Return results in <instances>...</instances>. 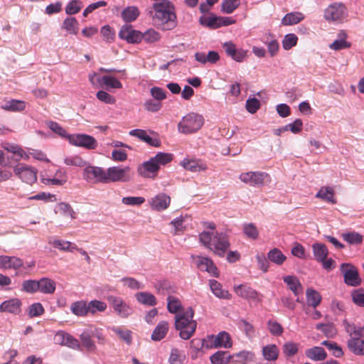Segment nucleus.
Returning <instances> with one entry per match:
<instances>
[{
    "mask_svg": "<svg viewBox=\"0 0 364 364\" xmlns=\"http://www.w3.org/2000/svg\"><path fill=\"white\" fill-rule=\"evenodd\" d=\"M305 355L311 360L321 361L326 359L327 354L325 350L319 346L309 348L305 351Z\"/></svg>",
    "mask_w": 364,
    "mask_h": 364,
    "instance_id": "obj_36",
    "label": "nucleus"
},
{
    "mask_svg": "<svg viewBox=\"0 0 364 364\" xmlns=\"http://www.w3.org/2000/svg\"><path fill=\"white\" fill-rule=\"evenodd\" d=\"M50 244L57 249H59L63 251H69L73 252L75 250L77 249V247L75 244L69 242L65 241L62 240H54Z\"/></svg>",
    "mask_w": 364,
    "mask_h": 364,
    "instance_id": "obj_48",
    "label": "nucleus"
},
{
    "mask_svg": "<svg viewBox=\"0 0 364 364\" xmlns=\"http://www.w3.org/2000/svg\"><path fill=\"white\" fill-rule=\"evenodd\" d=\"M155 11L154 18L157 20L166 30H171L176 26V15L175 7L168 0H161L154 4Z\"/></svg>",
    "mask_w": 364,
    "mask_h": 364,
    "instance_id": "obj_3",
    "label": "nucleus"
},
{
    "mask_svg": "<svg viewBox=\"0 0 364 364\" xmlns=\"http://www.w3.org/2000/svg\"><path fill=\"white\" fill-rule=\"evenodd\" d=\"M69 142L74 146H80L87 149H95L97 146L96 139L85 134H74L68 136Z\"/></svg>",
    "mask_w": 364,
    "mask_h": 364,
    "instance_id": "obj_13",
    "label": "nucleus"
},
{
    "mask_svg": "<svg viewBox=\"0 0 364 364\" xmlns=\"http://www.w3.org/2000/svg\"><path fill=\"white\" fill-rule=\"evenodd\" d=\"M102 81L105 85L111 88H122V83L114 77L105 75L102 78Z\"/></svg>",
    "mask_w": 364,
    "mask_h": 364,
    "instance_id": "obj_61",
    "label": "nucleus"
},
{
    "mask_svg": "<svg viewBox=\"0 0 364 364\" xmlns=\"http://www.w3.org/2000/svg\"><path fill=\"white\" fill-rule=\"evenodd\" d=\"M140 12L136 6H127L122 11V18L125 22H132L139 16Z\"/></svg>",
    "mask_w": 364,
    "mask_h": 364,
    "instance_id": "obj_43",
    "label": "nucleus"
},
{
    "mask_svg": "<svg viewBox=\"0 0 364 364\" xmlns=\"http://www.w3.org/2000/svg\"><path fill=\"white\" fill-rule=\"evenodd\" d=\"M196 342L201 343V347L196 348V353L200 352L203 348L206 349L230 348L232 346L231 336L226 331H221L217 335H208L201 341L198 339L191 341L192 344H194Z\"/></svg>",
    "mask_w": 364,
    "mask_h": 364,
    "instance_id": "obj_5",
    "label": "nucleus"
},
{
    "mask_svg": "<svg viewBox=\"0 0 364 364\" xmlns=\"http://www.w3.org/2000/svg\"><path fill=\"white\" fill-rule=\"evenodd\" d=\"M200 242L215 255L223 257L230 247L228 236L223 232L203 231Z\"/></svg>",
    "mask_w": 364,
    "mask_h": 364,
    "instance_id": "obj_1",
    "label": "nucleus"
},
{
    "mask_svg": "<svg viewBox=\"0 0 364 364\" xmlns=\"http://www.w3.org/2000/svg\"><path fill=\"white\" fill-rule=\"evenodd\" d=\"M323 16L329 22L342 23L348 16L347 9L342 3H333L324 10Z\"/></svg>",
    "mask_w": 364,
    "mask_h": 364,
    "instance_id": "obj_7",
    "label": "nucleus"
},
{
    "mask_svg": "<svg viewBox=\"0 0 364 364\" xmlns=\"http://www.w3.org/2000/svg\"><path fill=\"white\" fill-rule=\"evenodd\" d=\"M180 164L187 171L191 172H200L205 171L207 165L200 159L186 158Z\"/></svg>",
    "mask_w": 364,
    "mask_h": 364,
    "instance_id": "obj_22",
    "label": "nucleus"
},
{
    "mask_svg": "<svg viewBox=\"0 0 364 364\" xmlns=\"http://www.w3.org/2000/svg\"><path fill=\"white\" fill-rule=\"evenodd\" d=\"M107 171L102 168L89 166L83 170V178L90 183H106Z\"/></svg>",
    "mask_w": 364,
    "mask_h": 364,
    "instance_id": "obj_14",
    "label": "nucleus"
},
{
    "mask_svg": "<svg viewBox=\"0 0 364 364\" xmlns=\"http://www.w3.org/2000/svg\"><path fill=\"white\" fill-rule=\"evenodd\" d=\"M129 135L137 137L141 141L147 143L148 144L159 147L161 145V141L157 138H152L147 134L146 131L140 129H136L129 132Z\"/></svg>",
    "mask_w": 364,
    "mask_h": 364,
    "instance_id": "obj_23",
    "label": "nucleus"
},
{
    "mask_svg": "<svg viewBox=\"0 0 364 364\" xmlns=\"http://www.w3.org/2000/svg\"><path fill=\"white\" fill-rule=\"evenodd\" d=\"M168 323L167 321H160L154 329L151 334V339L154 341H160L165 338L168 331Z\"/></svg>",
    "mask_w": 364,
    "mask_h": 364,
    "instance_id": "obj_30",
    "label": "nucleus"
},
{
    "mask_svg": "<svg viewBox=\"0 0 364 364\" xmlns=\"http://www.w3.org/2000/svg\"><path fill=\"white\" fill-rule=\"evenodd\" d=\"M334 196L335 192L331 187L323 186L316 193V197L331 204H336L337 201Z\"/></svg>",
    "mask_w": 364,
    "mask_h": 364,
    "instance_id": "obj_35",
    "label": "nucleus"
},
{
    "mask_svg": "<svg viewBox=\"0 0 364 364\" xmlns=\"http://www.w3.org/2000/svg\"><path fill=\"white\" fill-rule=\"evenodd\" d=\"M232 359V355L225 350H218L210 357L212 364H228L231 362Z\"/></svg>",
    "mask_w": 364,
    "mask_h": 364,
    "instance_id": "obj_29",
    "label": "nucleus"
},
{
    "mask_svg": "<svg viewBox=\"0 0 364 364\" xmlns=\"http://www.w3.org/2000/svg\"><path fill=\"white\" fill-rule=\"evenodd\" d=\"M312 250L315 259L317 262L323 261L327 258L328 250L326 245L323 243H314L312 245Z\"/></svg>",
    "mask_w": 364,
    "mask_h": 364,
    "instance_id": "obj_39",
    "label": "nucleus"
},
{
    "mask_svg": "<svg viewBox=\"0 0 364 364\" xmlns=\"http://www.w3.org/2000/svg\"><path fill=\"white\" fill-rule=\"evenodd\" d=\"M149 203L152 210L161 211L168 208L171 203V198L168 195L161 193L151 198Z\"/></svg>",
    "mask_w": 364,
    "mask_h": 364,
    "instance_id": "obj_18",
    "label": "nucleus"
},
{
    "mask_svg": "<svg viewBox=\"0 0 364 364\" xmlns=\"http://www.w3.org/2000/svg\"><path fill=\"white\" fill-rule=\"evenodd\" d=\"M173 156L170 153L159 152L149 161H144L138 168V173L147 178L156 177L161 166H165L173 160Z\"/></svg>",
    "mask_w": 364,
    "mask_h": 364,
    "instance_id": "obj_2",
    "label": "nucleus"
},
{
    "mask_svg": "<svg viewBox=\"0 0 364 364\" xmlns=\"http://www.w3.org/2000/svg\"><path fill=\"white\" fill-rule=\"evenodd\" d=\"M235 293L240 297L248 299L254 300L257 301H262V299L259 297V293L245 284H240L234 287Z\"/></svg>",
    "mask_w": 364,
    "mask_h": 364,
    "instance_id": "obj_21",
    "label": "nucleus"
},
{
    "mask_svg": "<svg viewBox=\"0 0 364 364\" xmlns=\"http://www.w3.org/2000/svg\"><path fill=\"white\" fill-rule=\"evenodd\" d=\"M267 258L269 261L280 265L287 259L286 256L277 248L271 250L267 254Z\"/></svg>",
    "mask_w": 364,
    "mask_h": 364,
    "instance_id": "obj_51",
    "label": "nucleus"
},
{
    "mask_svg": "<svg viewBox=\"0 0 364 364\" xmlns=\"http://www.w3.org/2000/svg\"><path fill=\"white\" fill-rule=\"evenodd\" d=\"M107 308V304L102 301L94 299L87 302L88 315H95L97 312H105Z\"/></svg>",
    "mask_w": 364,
    "mask_h": 364,
    "instance_id": "obj_42",
    "label": "nucleus"
},
{
    "mask_svg": "<svg viewBox=\"0 0 364 364\" xmlns=\"http://www.w3.org/2000/svg\"><path fill=\"white\" fill-rule=\"evenodd\" d=\"M349 350L357 355H364V341L358 336H350L347 343Z\"/></svg>",
    "mask_w": 364,
    "mask_h": 364,
    "instance_id": "obj_24",
    "label": "nucleus"
},
{
    "mask_svg": "<svg viewBox=\"0 0 364 364\" xmlns=\"http://www.w3.org/2000/svg\"><path fill=\"white\" fill-rule=\"evenodd\" d=\"M209 285L214 295L220 299H230L232 296L228 290L222 289V285L215 279L209 281Z\"/></svg>",
    "mask_w": 364,
    "mask_h": 364,
    "instance_id": "obj_31",
    "label": "nucleus"
},
{
    "mask_svg": "<svg viewBox=\"0 0 364 364\" xmlns=\"http://www.w3.org/2000/svg\"><path fill=\"white\" fill-rule=\"evenodd\" d=\"M240 180L244 183L254 187H260L267 182H270V176L262 171H247L242 173L239 176Z\"/></svg>",
    "mask_w": 364,
    "mask_h": 364,
    "instance_id": "obj_9",
    "label": "nucleus"
},
{
    "mask_svg": "<svg viewBox=\"0 0 364 364\" xmlns=\"http://www.w3.org/2000/svg\"><path fill=\"white\" fill-rule=\"evenodd\" d=\"M185 355L177 348L171 350L169 357L170 364H182Z\"/></svg>",
    "mask_w": 364,
    "mask_h": 364,
    "instance_id": "obj_62",
    "label": "nucleus"
},
{
    "mask_svg": "<svg viewBox=\"0 0 364 364\" xmlns=\"http://www.w3.org/2000/svg\"><path fill=\"white\" fill-rule=\"evenodd\" d=\"M26 107V103L24 101L11 100L6 101L2 105L1 108L6 111L18 112L22 111Z\"/></svg>",
    "mask_w": 364,
    "mask_h": 364,
    "instance_id": "obj_44",
    "label": "nucleus"
},
{
    "mask_svg": "<svg viewBox=\"0 0 364 364\" xmlns=\"http://www.w3.org/2000/svg\"><path fill=\"white\" fill-rule=\"evenodd\" d=\"M136 301L143 305L154 306L157 304L155 296L147 291H141L135 294Z\"/></svg>",
    "mask_w": 364,
    "mask_h": 364,
    "instance_id": "obj_34",
    "label": "nucleus"
},
{
    "mask_svg": "<svg viewBox=\"0 0 364 364\" xmlns=\"http://www.w3.org/2000/svg\"><path fill=\"white\" fill-rule=\"evenodd\" d=\"M71 312L77 316H86L88 315L87 302L80 300L73 302L70 306Z\"/></svg>",
    "mask_w": 364,
    "mask_h": 364,
    "instance_id": "obj_40",
    "label": "nucleus"
},
{
    "mask_svg": "<svg viewBox=\"0 0 364 364\" xmlns=\"http://www.w3.org/2000/svg\"><path fill=\"white\" fill-rule=\"evenodd\" d=\"M242 230L247 237L251 240H257L259 237V231L256 225L252 223H245L242 226Z\"/></svg>",
    "mask_w": 364,
    "mask_h": 364,
    "instance_id": "obj_53",
    "label": "nucleus"
},
{
    "mask_svg": "<svg viewBox=\"0 0 364 364\" xmlns=\"http://www.w3.org/2000/svg\"><path fill=\"white\" fill-rule=\"evenodd\" d=\"M255 355L251 351L243 350L232 355V364H247V362H253Z\"/></svg>",
    "mask_w": 364,
    "mask_h": 364,
    "instance_id": "obj_26",
    "label": "nucleus"
},
{
    "mask_svg": "<svg viewBox=\"0 0 364 364\" xmlns=\"http://www.w3.org/2000/svg\"><path fill=\"white\" fill-rule=\"evenodd\" d=\"M195 58L202 64L207 63L214 64L220 60V55L218 52L214 50L209 51L208 54L203 52H197L195 53Z\"/></svg>",
    "mask_w": 364,
    "mask_h": 364,
    "instance_id": "obj_25",
    "label": "nucleus"
},
{
    "mask_svg": "<svg viewBox=\"0 0 364 364\" xmlns=\"http://www.w3.org/2000/svg\"><path fill=\"white\" fill-rule=\"evenodd\" d=\"M191 257L200 270L205 271L215 277H219V271L210 258L198 255H192Z\"/></svg>",
    "mask_w": 364,
    "mask_h": 364,
    "instance_id": "obj_15",
    "label": "nucleus"
},
{
    "mask_svg": "<svg viewBox=\"0 0 364 364\" xmlns=\"http://www.w3.org/2000/svg\"><path fill=\"white\" fill-rule=\"evenodd\" d=\"M53 339L55 343L61 346H67L73 349H79L80 346L79 341L76 338L63 331L57 332Z\"/></svg>",
    "mask_w": 364,
    "mask_h": 364,
    "instance_id": "obj_17",
    "label": "nucleus"
},
{
    "mask_svg": "<svg viewBox=\"0 0 364 364\" xmlns=\"http://www.w3.org/2000/svg\"><path fill=\"white\" fill-rule=\"evenodd\" d=\"M343 240L350 245H360L363 242V237L357 232H344L341 235Z\"/></svg>",
    "mask_w": 364,
    "mask_h": 364,
    "instance_id": "obj_49",
    "label": "nucleus"
},
{
    "mask_svg": "<svg viewBox=\"0 0 364 364\" xmlns=\"http://www.w3.org/2000/svg\"><path fill=\"white\" fill-rule=\"evenodd\" d=\"M298 344L291 341L285 343L282 346L284 354L287 357H291L298 353Z\"/></svg>",
    "mask_w": 364,
    "mask_h": 364,
    "instance_id": "obj_58",
    "label": "nucleus"
},
{
    "mask_svg": "<svg viewBox=\"0 0 364 364\" xmlns=\"http://www.w3.org/2000/svg\"><path fill=\"white\" fill-rule=\"evenodd\" d=\"M106 183L110 182H128L129 181L133 173L129 166H112L107 170Z\"/></svg>",
    "mask_w": 364,
    "mask_h": 364,
    "instance_id": "obj_8",
    "label": "nucleus"
},
{
    "mask_svg": "<svg viewBox=\"0 0 364 364\" xmlns=\"http://www.w3.org/2000/svg\"><path fill=\"white\" fill-rule=\"evenodd\" d=\"M306 300L309 306L316 308L321 301V295L313 289H307L306 291Z\"/></svg>",
    "mask_w": 364,
    "mask_h": 364,
    "instance_id": "obj_47",
    "label": "nucleus"
},
{
    "mask_svg": "<svg viewBox=\"0 0 364 364\" xmlns=\"http://www.w3.org/2000/svg\"><path fill=\"white\" fill-rule=\"evenodd\" d=\"M338 38L335 40L330 46L329 48L334 50H340L342 49L348 48L350 47V43L346 41L347 38L346 33L341 30L338 33Z\"/></svg>",
    "mask_w": 364,
    "mask_h": 364,
    "instance_id": "obj_32",
    "label": "nucleus"
},
{
    "mask_svg": "<svg viewBox=\"0 0 364 364\" xmlns=\"http://www.w3.org/2000/svg\"><path fill=\"white\" fill-rule=\"evenodd\" d=\"M62 27L70 34L76 35L78 32V22L74 17L66 18Z\"/></svg>",
    "mask_w": 364,
    "mask_h": 364,
    "instance_id": "obj_50",
    "label": "nucleus"
},
{
    "mask_svg": "<svg viewBox=\"0 0 364 364\" xmlns=\"http://www.w3.org/2000/svg\"><path fill=\"white\" fill-rule=\"evenodd\" d=\"M21 302L18 299H12L4 301L0 305V311L18 314L21 311Z\"/></svg>",
    "mask_w": 364,
    "mask_h": 364,
    "instance_id": "obj_27",
    "label": "nucleus"
},
{
    "mask_svg": "<svg viewBox=\"0 0 364 364\" xmlns=\"http://www.w3.org/2000/svg\"><path fill=\"white\" fill-rule=\"evenodd\" d=\"M352 300L358 306L364 307V289L354 290L352 294Z\"/></svg>",
    "mask_w": 364,
    "mask_h": 364,
    "instance_id": "obj_64",
    "label": "nucleus"
},
{
    "mask_svg": "<svg viewBox=\"0 0 364 364\" xmlns=\"http://www.w3.org/2000/svg\"><path fill=\"white\" fill-rule=\"evenodd\" d=\"M38 291L43 294H53L55 290V282L49 278H41L40 280H38Z\"/></svg>",
    "mask_w": 364,
    "mask_h": 364,
    "instance_id": "obj_41",
    "label": "nucleus"
},
{
    "mask_svg": "<svg viewBox=\"0 0 364 364\" xmlns=\"http://www.w3.org/2000/svg\"><path fill=\"white\" fill-rule=\"evenodd\" d=\"M107 301L114 312L120 318H126L134 313L132 306L119 296L109 295Z\"/></svg>",
    "mask_w": 364,
    "mask_h": 364,
    "instance_id": "obj_10",
    "label": "nucleus"
},
{
    "mask_svg": "<svg viewBox=\"0 0 364 364\" xmlns=\"http://www.w3.org/2000/svg\"><path fill=\"white\" fill-rule=\"evenodd\" d=\"M298 38L294 33L286 35L282 41V46L284 50H289L297 43Z\"/></svg>",
    "mask_w": 364,
    "mask_h": 364,
    "instance_id": "obj_60",
    "label": "nucleus"
},
{
    "mask_svg": "<svg viewBox=\"0 0 364 364\" xmlns=\"http://www.w3.org/2000/svg\"><path fill=\"white\" fill-rule=\"evenodd\" d=\"M142 39L149 43H155L160 40V34L154 29H149L144 33H142Z\"/></svg>",
    "mask_w": 364,
    "mask_h": 364,
    "instance_id": "obj_59",
    "label": "nucleus"
},
{
    "mask_svg": "<svg viewBox=\"0 0 364 364\" xmlns=\"http://www.w3.org/2000/svg\"><path fill=\"white\" fill-rule=\"evenodd\" d=\"M23 266V260L18 257L0 255V269L18 270Z\"/></svg>",
    "mask_w": 364,
    "mask_h": 364,
    "instance_id": "obj_19",
    "label": "nucleus"
},
{
    "mask_svg": "<svg viewBox=\"0 0 364 364\" xmlns=\"http://www.w3.org/2000/svg\"><path fill=\"white\" fill-rule=\"evenodd\" d=\"M21 290L29 294H33L38 291V281L35 279H28L23 281L21 284Z\"/></svg>",
    "mask_w": 364,
    "mask_h": 364,
    "instance_id": "obj_56",
    "label": "nucleus"
},
{
    "mask_svg": "<svg viewBox=\"0 0 364 364\" xmlns=\"http://www.w3.org/2000/svg\"><path fill=\"white\" fill-rule=\"evenodd\" d=\"M304 18L303 14L300 12H291L286 14L282 20L284 26H289L299 23Z\"/></svg>",
    "mask_w": 364,
    "mask_h": 364,
    "instance_id": "obj_46",
    "label": "nucleus"
},
{
    "mask_svg": "<svg viewBox=\"0 0 364 364\" xmlns=\"http://www.w3.org/2000/svg\"><path fill=\"white\" fill-rule=\"evenodd\" d=\"M226 54L237 62H242L247 58V52L242 48L237 49L232 42H226L223 46Z\"/></svg>",
    "mask_w": 364,
    "mask_h": 364,
    "instance_id": "obj_20",
    "label": "nucleus"
},
{
    "mask_svg": "<svg viewBox=\"0 0 364 364\" xmlns=\"http://www.w3.org/2000/svg\"><path fill=\"white\" fill-rule=\"evenodd\" d=\"M279 354V348L275 344H268L262 348V355L266 360L276 361Z\"/></svg>",
    "mask_w": 364,
    "mask_h": 364,
    "instance_id": "obj_37",
    "label": "nucleus"
},
{
    "mask_svg": "<svg viewBox=\"0 0 364 364\" xmlns=\"http://www.w3.org/2000/svg\"><path fill=\"white\" fill-rule=\"evenodd\" d=\"M283 280L294 296H298L302 292V285L296 277L291 275L286 276L283 278Z\"/></svg>",
    "mask_w": 364,
    "mask_h": 364,
    "instance_id": "obj_28",
    "label": "nucleus"
},
{
    "mask_svg": "<svg viewBox=\"0 0 364 364\" xmlns=\"http://www.w3.org/2000/svg\"><path fill=\"white\" fill-rule=\"evenodd\" d=\"M199 23L202 26H206L211 29H216L220 28V16H217L213 14H210L208 16H200L199 18Z\"/></svg>",
    "mask_w": 364,
    "mask_h": 364,
    "instance_id": "obj_38",
    "label": "nucleus"
},
{
    "mask_svg": "<svg viewBox=\"0 0 364 364\" xmlns=\"http://www.w3.org/2000/svg\"><path fill=\"white\" fill-rule=\"evenodd\" d=\"M92 334L91 326L84 330L80 336L82 345L89 351H94L96 349V346L92 339Z\"/></svg>",
    "mask_w": 364,
    "mask_h": 364,
    "instance_id": "obj_33",
    "label": "nucleus"
},
{
    "mask_svg": "<svg viewBox=\"0 0 364 364\" xmlns=\"http://www.w3.org/2000/svg\"><path fill=\"white\" fill-rule=\"evenodd\" d=\"M119 37L129 43H139L143 38L142 33L139 31L133 29L130 25H125L121 28L119 32Z\"/></svg>",
    "mask_w": 364,
    "mask_h": 364,
    "instance_id": "obj_16",
    "label": "nucleus"
},
{
    "mask_svg": "<svg viewBox=\"0 0 364 364\" xmlns=\"http://www.w3.org/2000/svg\"><path fill=\"white\" fill-rule=\"evenodd\" d=\"M240 5V0H223L221 11L227 14H232Z\"/></svg>",
    "mask_w": 364,
    "mask_h": 364,
    "instance_id": "obj_52",
    "label": "nucleus"
},
{
    "mask_svg": "<svg viewBox=\"0 0 364 364\" xmlns=\"http://www.w3.org/2000/svg\"><path fill=\"white\" fill-rule=\"evenodd\" d=\"M82 7V4L79 0L71 1L65 8L68 14L72 15L78 13Z\"/></svg>",
    "mask_w": 364,
    "mask_h": 364,
    "instance_id": "obj_63",
    "label": "nucleus"
},
{
    "mask_svg": "<svg viewBox=\"0 0 364 364\" xmlns=\"http://www.w3.org/2000/svg\"><path fill=\"white\" fill-rule=\"evenodd\" d=\"M57 213L63 214L65 217H70L72 219L76 218L75 213L72 207L66 203H60L57 205Z\"/></svg>",
    "mask_w": 364,
    "mask_h": 364,
    "instance_id": "obj_57",
    "label": "nucleus"
},
{
    "mask_svg": "<svg viewBox=\"0 0 364 364\" xmlns=\"http://www.w3.org/2000/svg\"><path fill=\"white\" fill-rule=\"evenodd\" d=\"M194 311L188 308L186 312L178 314L175 316V328L179 331V336L182 339H189L195 333L197 323L193 319Z\"/></svg>",
    "mask_w": 364,
    "mask_h": 364,
    "instance_id": "obj_4",
    "label": "nucleus"
},
{
    "mask_svg": "<svg viewBox=\"0 0 364 364\" xmlns=\"http://www.w3.org/2000/svg\"><path fill=\"white\" fill-rule=\"evenodd\" d=\"M203 124L204 119L202 115L190 112L182 118L178 124V129L183 134H191L199 130Z\"/></svg>",
    "mask_w": 364,
    "mask_h": 364,
    "instance_id": "obj_6",
    "label": "nucleus"
},
{
    "mask_svg": "<svg viewBox=\"0 0 364 364\" xmlns=\"http://www.w3.org/2000/svg\"><path fill=\"white\" fill-rule=\"evenodd\" d=\"M112 331L127 344L130 345L132 343V332L130 330L123 329L120 327H113Z\"/></svg>",
    "mask_w": 364,
    "mask_h": 364,
    "instance_id": "obj_55",
    "label": "nucleus"
},
{
    "mask_svg": "<svg viewBox=\"0 0 364 364\" xmlns=\"http://www.w3.org/2000/svg\"><path fill=\"white\" fill-rule=\"evenodd\" d=\"M182 309L181 301L173 296H168L167 298V309L170 313L177 314Z\"/></svg>",
    "mask_w": 364,
    "mask_h": 364,
    "instance_id": "obj_54",
    "label": "nucleus"
},
{
    "mask_svg": "<svg viewBox=\"0 0 364 364\" xmlns=\"http://www.w3.org/2000/svg\"><path fill=\"white\" fill-rule=\"evenodd\" d=\"M14 172L21 181L28 184H33L37 180V170L23 164H18L14 168Z\"/></svg>",
    "mask_w": 364,
    "mask_h": 364,
    "instance_id": "obj_12",
    "label": "nucleus"
},
{
    "mask_svg": "<svg viewBox=\"0 0 364 364\" xmlns=\"http://www.w3.org/2000/svg\"><path fill=\"white\" fill-rule=\"evenodd\" d=\"M343 324L346 331L350 336L364 337V326L357 328L353 323L348 322L346 319L343 320Z\"/></svg>",
    "mask_w": 364,
    "mask_h": 364,
    "instance_id": "obj_45",
    "label": "nucleus"
},
{
    "mask_svg": "<svg viewBox=\"0 0 364 364\" xmlns=\"http://www.w3.org/2000/svg\"><path fill=\"white\" fill-rule=\"evenodd\" d=\"M340 271L346 284L350 287H358L362 283L358 269L351 263H342Z\"/></svg>",
    "mask_w": 364,
    "mask_h": 364,
    "instance_id": "obj_11",
    "label": "nucleus"
}]
</instances>
